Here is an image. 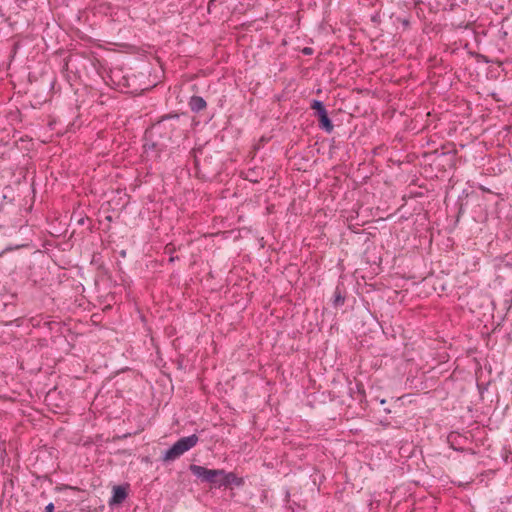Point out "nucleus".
<instances>
[{
  "label": "nucleus",
  "instance_id": "obj_11",
  "mask_svg": "<svg viewBox=\"0 0 512 512\" xmlns=\"http://www.w3.org/2000/svg\"><path fill=\"white\" fill-rule=\"evenodd\" d=\"M461 439H462V436L457 432H451L447 437L450 447L456 451L460 450L458 445L461 444V442H460Z\"/></svg>",
  "mask_w": 512,
  "mask_h": 512
},
{
  "label": "nucleus",
  "instance_id": "obj_1",
  "mask_svg": "<svg viewBox=\"0 0 512 512\" xmlns=\"http://www.w3.org/2000/svg\"><path fill=\"white\" fill-rule=\"evenodd\" d=\"M179 130L180 115L178 113H169L153 123L145 132L147 137L161 140L167 144Z\"/></svg>",
  "mask_w": 512,
  "mask_h": 512
},
{
  "label": "nucleus",
  "instance_id": "obj_6",
  "mask_svg": "<svg viewBox=\"0 0 512 512\" xmlns=\"http://www.w3.org/2000/svg\"><path fill=\"white\" fill-rule=\"evenodd\" d=\"M219 477H221V480H218V487H241L244 485V479L242 477H238L233 472H226L223 469V474H219Z\"/></svg>",
  "mask_w": 512,
  "mask_h": 512
},
{
  "label": "nucleus",
  "instance_id": "obj_4",
  "mask_svg": "<svg viewBox=\"0 0 512 512\" xmlns=\"http://www.w3.org/2000/svg\"><path fill=\"white\" fill-rule=\"evenodd\" d=\"M144 140V157L146 158V160L158 161L160 159L161 153L166 150L167 144L161 140H156L153 139L152 137H147L146 133L144 134Z\"/></svg>",
  "mask_w": 512,
  "mask_h": 512
},
{
  "label": "nucleus",
  "instance_id": "obj_3",
  "mask_svg": "<svg viewBox=\"0 0 512 512\" xmlns=\"http://www.w3.org/2000/svg\"><path fill=\"white\" fill-rule=\"evenodd\" d=\"M310 109L314 111V116L318 120V126L321 130L326 133H331L334 129V125L329 118L328 112L320 100H313L310 104Z\"/></svg>",
  "mask_w": 512,
  "mask_h": 512
},
{
  "label": "nucleus",
  "instance_id": "obj_18",
  "mask_svg": "<svg viewBox=\"0 0 512 512\" xmlns=\"http://www.w3.org/2000/svg\"><path fill=\"white\" fill-rule=\"evenodd\" d=\"M478 389H479L480 393H482V387L480 385H478Z\"/></svg>",
  "mask_w": 512,
  "mask_h": 512
},
{
  "label": "nucleus",
  "instance_id": "obj_8",
  "mask_svg": "<svg viewBox=\"0 0 512 512\" xmlns=\"http://www.w3.org/2000/svg\"><path fill=\"white\" fill-rule=\"evenodd\" d=\"M264 169L259 167L249 168L245 172H241V177L251 183H259L263 179Z\"/></svg>",
  "mask_w": 512,
  "mask_h": 512
},
{
  "label": "nucleus",
  "instance_id": "obj_7",
  "mask_svg": "<svg viewBox=\"0 0 512 512\" xmlns=\"http://www.w3.org/2000/svg\"><path fill=\"white\" fill-rule=\"evenodd\" d=\"M128 496V487L118 485L113 487V494L109 500V505H119L122 504Z\"/></svg>",
  "mask_w": 512,
  "mask_h": 512
},
{
  "label": "nucleus",
  "instance_id": "obj_17",
  "mask_svg": "<svg viewBox=\"0 0 512 512\" xmlns=\"http://www.w3.org/2000/svg\"><path fill=\"white\" fill-rule=\"evenodd\" d=\"M403 25L406 26V27L409 26V21L408 20H404L403 21Z\"/></svg>",
  "mask_w": 512,
  "mask_h": 512
},
{
  "label": "nucleus",
  "instance_id": "obj_9",
  "mask_svg": "<svg viewBox=\"0 0 512 512\" xmlns=\"http://www.w3.org/2000/svg\"><path fill=\"white\" fill-rule=\"evenodd\" d=\"M346 300V290L342 283H339L334 291L332 298V305L334 308H338L344 305Z\"/></svg>",
  "mask_w": 512,
  "mask_h": 512
},
{
  "label": "nucleus",
  "instance_id": "obj_2",
  "mask_svg": "<svg viewBox=\"0 0 512 512\" xmlns=\"http://www.w3.org/2000/svg\"><path fill=\"white\" fill-rule=\"evenodd\" d=\"M198 440L199 438L196 434L180 438L168 450L165 451L162 460L164 462L174 461L185 452L193 448L198 443Z\"/></svg>",
  "mask_w": 512,
  "mask_h": 512
},
{
  "label": "nucleus",
  "instance_id": "obj_14",
  "mask_svg": "<svg viewBox=\"0 0 512 512\" xmlns=\"http://www.w3.org/2000/svg\"><path fill=\"white\" fill-rule=\"evenodd\" d=\"M303 53H304L305 55H311V54H312V48L305 47V48L303 49Z\"/></svg>",
  "mask_w": 512,
  "mask_h": 512
},
{
  "label": "nucleus",
  "instance_id": "obj_19",
  "mask_svg": "<svg viewBox=\"0 0 512 512\" xmlns=\"http://www.w3.org/2000/svg\"><path fill=\"white\" fill-rule=\"evenodd\" d=\"M357 387L360 389V387H362V384H357Z\"/></svg>",
  "mask_w": 512,
  "mask_h": 512
},
{
  "label": "nucleus",
  "instance_id": "obj_13",
  "mask_svg": "<svg viewBox=\"0 0 512 512\" xmlns=\"http://www.w3.org/2000/svg\"><path fill=\"white\" fill-rule=\"evenodd\" d=\"M54 509H55V506L53 503H49L48 505H46L45 507V512H54Z\"/></svg>",
  "mask_w": 512,
  "mask_h": 512
},
{
  "label": "nucleus",
  "instance_id": "obj_12",
  "mask_svg": "<svg viewBox=\"0 0 512 512\" xmlns=\"http://www.w3.org/2000/svg\"><path fill=\"white\" fill-rule=\"evenodd\" d=\"M175 246L173 244H167L165 247V253L172 255L175 252ZM175 259H178V257L170 256L169 261L173 262Z\"/></svg>",
  "mask_w": 512,
  "mask_h": 512
},
{
  "label": "nucleus",
  "instance_id": "obj_10",
  "mask_svg": "<svg viewBox=\"0 0 512 512\" xmlns=\"http://www.w3.org/2000/svg\"><path fill=\"white\" fill-rule=\"evenodd\" d=\"M188 106L192 112L199 113L200 111L206 109L207 102L203 97L194 95L190 98Z\"/></svg>",
  "mask_w": 512,
  "mask_h": 512
},
{
  "label": "nucleus",
  "instance_id": "obj_5",
  "mask_svg": "<svg viewBox=\"0 0 512 512\" xmlns=\"http://www.w3.org/2000/svg\"><path fill=\"white\" fill-rule=\"evenodd\" d=\"M191 473L196 476L201 482L218 485L217 477L223 474V469H208L204 466L191 464L189 466Z\"/></svg>",
  "mask_w": 512,
  "mask_h": 512
},
{
  "label": "nucleus",
  "instance_id": "obj_16",
  "mask_svg": "<svg viewBox=\"0 0 512 512\" xmlns=\"http://www.w3.org/2000/svg\"><path fill=\"white\" fill-rule=\"evenodd\" d=\"M480 190H482L483 192H490V190L484 186H480Z\"/></svg>",
  "mask_w": 512,
  "mask_h": 512
},
{
  "label": "nucleus",
  "instance_id": "obj_15",
  "mask_svg": "<svg viewBox=\"0 0 512 512\" xmlns=\"http://www.w3.org/2000/svg\"><path fill=\"white\" fill-rule=\"evenodd\" d=\"M216 0H210L209 3H208V10L211 9L212 6H214V3H215Z\"/></svg>",
  "mask_w": 512,
  "mask_h": 512
}]
</instances>
